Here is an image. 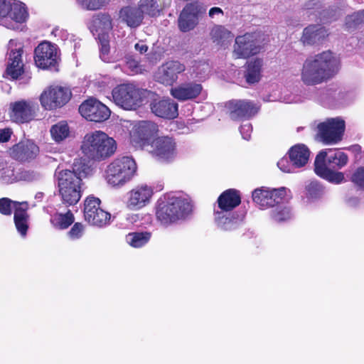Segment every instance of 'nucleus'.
<instances>
[{
    "label": "nucleus",
    "mask_w": 364,
    "mask_h": 364,
    "mask_svg": "<svg viewBox=\"0 0 364 364\" xmlns=\"http://www.w3.org/2000/svg\"><path fill=\"white\" fill-rule=\"evenodd\" d=\"M338 70V59L331 51H323L304 61L301 80L307 86L317 85L333 77Z\"/></svg>",
    "instance_id": "nucleus-1"
},
{
    "label": "nucleus",
    "mask_w": 364,
    "mask_h": 364,
    "mask_svg": "<svg viewBox=\"0 0 364 364\" xmlns=\"http://www.w3.org/2000/svg\"><path fill=\"white\" fill-rule=\"evenodd\" d=\"M192 210L190 200L178 193L167 194L158 201L157 220L163 225H169L188 215Z\"/></svg>",
    "instance_id": "nucleus-2"
},
{
    "label": "nucleus",
    "mask_w": 364,
    "mask_h": 364,
    "mask_svg": "<svg viewBox=\"0 0 364 364\" xmlns=\"http://www.w3.org/2000/svg\"><path fill=\"white\" fill-rule=\"evenodd\" d=\"M116 149L114 139L102 131L86 134L81 145V150L85 156L95 161H102L110 157Z\"/></svg>",
    "instance_id": "nucleus-3"
},
{
    "label": "nucleus",
    "mask_w": 364,
    "mask_h": 364,
    "mask_svg": "<svg viewBox=\"0 0 364 364\" xmlns=\"http://www.w3.org/2000/svg\"><path fill=\"white\" fill-rule=\"evenodd\" d=\"M136 171V164L132 157H119L107 165L105 178L110 186L119 188L132 180Z\"/></svg>",
    "instance_id": "nucleus-4"
},
{
    "label": "nucleus",
    "mask_w": 364,
    "mask_h": 364,
    "mask_svg": "<svg viewBox=\"0 0 364 364\" xmlns=\"http://www.w3.org/2000/svg\"><path fill=\"white\" fill-rule=\"evenodd\" d=\"M58 186L62 202L67 205L77 204L82 193V182L74 173L60 171L58 174Z\"/></svg>",
    "instance_id": "nucleus-5"
},
{
    "label": "nucleus",
    "mask_w": 364,
    "mask_h": 364,
    "mask_svg": "<svg viewBox=\"0 0 364 364\" xmlns=\"http://www.w3.org/2000/svg\"><path fill=\"white\" fill-rule=\"evenodd\" d=\"M28 17L26 7L16 0H0V24L16 29L19 23H24Z\"/></svg>",
    "instance_id": "nucleus-6"
},
{
    "label": "nucleus",
    "mask_w": 364,
    "mask_h": 364,
    "mask_svg": "<svg viewBox=\"0 0 364 364\" xmlns=\"http://www.w3.org/2000/svg\"><path fill=\"white\" fill-rule=\"evenodd\" d=\"M114 103L127 109H136L142 104L143 91L132 83L121 84L112 92Z\"/></svg>",
    "instance_id": "nucleus-7"
},
{
    "label": "nucleus",
    "mask_w": 364,
    "mask_h": 364,
    "mask_svg": "<svg viewBox=\"0 0 364 364\" xmlns=\"http://www.w3.org/2000/svg\"><path fill=\"white\" fill-rule=\"evenodd\" d=\"M345 127L342 118H328L316 125V137L324 144H336L341 141Z\"/></svg>",
    "instance_id": "nucleus-8"
},
{
    "label": "nucleus",
    "mask_w": 364,
    "mask_h": 364,
    "mask_svg": "<svg viewBox=\"0 0 364 364\" xmlns=\"http://www.w3.org/2000/svg\"><path fill=\"white\" fill-rule=\"evenodd\" d=\"M159 132L158 125L149 121H141L136 124L130 132L131 142L139 148L150 146Z\"/></svg>",
    "instance_id": "nucleus-9"
},
{
    "label": "nucleus",
    "mask_w": 364,
    "mask_h": 364,
    "mask_svg": "<svg viewBox=\"0 0 364 364\" xmlns=\"http://www.w3.org/2000/svg\"><path fill=\"white\" fill-rule=\"evenodd\" d=\"M101 200L93 196H88L84 203V218L91 225L103 227L109 223L111 215L100 207Z\"/></svg>",
    "instance_id": "nucleus-10"
},
{
    "label": "nucleus",
    "mask_w": 364,
    "mask_h": 364,
    "mask_svg": "<svg viewBox=\"0 0 364 364\" xmlns=\"http://www.w3.org/2000/svg\"><path fill=\"white\" fill-rule=\"evenodd\" d=\"M71 91L61 86L47 87L40 95L41 106L46 109L51 110L64 106L71 97Z\"/></svg>",
    "instance_id": "nucleus-11"
},
{
    "label": "nucleus",
    "mask_w": 364,
    "mask_h": 364,
    "mask_svg": "<svg viewBox=\"0 0 364 364\" xmlns=\"http://www.w3.org/2000/svg\"><path fill=\"white\" fill-rule=\"evenodd\" d=\"M287 191L284 187L277 189L261 187L252 192V200L259 208L267 209L280 203L287 196Z\"/></svg>",
    "instance_id": "nucleus-12"
},
{
    "label": "nucleus",
    "mask_w": 364,
    "mask_h": 364,
    "mask_svg": "<svg viewBox=\"0 0 364 364\" xmlns=\"http://www.w3.org/2000/svg\"><path fill=\"white\" fill-rule=\"evenodd\" d=\"M34 60L37 67L42 69L53 68L56 66L59 59L58 49L56 45L48 41L41 43L35 49Z\"/></svg>",
    "instance_id": "nucleus-13"
},
{
    "label": "nucleus",
    "mask_w": 364,
    "mask_h": 364,
    "mask_svg": "<svg viewBox=\"0 0 364 364\" xmlns=\"http://www.w3.org/2000/svg\"><path fill=\"white\" fill-rule=\"evenodd\" d=\"M154 188L147 184H139L127 193V207L132 210H139L151 203Z\"/></svg>",
    "instance_id": "nucleus-14"
},
{
    "label": "nucleus",
    "mask_w": 364,
    "mask_h": 364,
    "mask_svg": "<svg viewBox=\"0 0 364 364\" xmlns=\"http://www.w3.org/2000/svg\"><path fill=\"white\" fill-rule=\"evenodd\" d=\"M79 112L88 121L102 122L107 120L111 114L109 109L99 100L90 98L79 107Z\"/></svg>",
    "instance_id": "nucleus-15"
},
{
    "label": "nucleus",
    "mask_w": 364,
    "mask_h": 364,
    "mask_svg": "<svg viewBox=\"0 0 364 364\" xmlns=\"http://www.w3.org/2000/svg\"><path fill=\"white\" fill-rule=\"evenodd\" d=\"M205 12V9L198 3L186 4L180 14L178 26L181 31H190L198 25L199 16Z\"/></svg>",
    "instance_id": "nucleus-16"
},
{
    "label": "nucleus",
    "mask_w": 364,
    "mask_h": 364,
    "mask_svg": "<svg viewBox=\"0 0 364 364\" xmlns=\"http://www.w3.org/2000/svg\"><path fill=\"white\" fill-rule=\"evenodd\" d=\"M259 50L260 46L257 40V34L245 33L235 38L233 56L235 58H246L257 54Z\"/></svg>",
    "instance_id": "nucleus-17"
},
{
    "label": "nucleus",
    "mask_w": 364,
    "mask_h": 364,
    "mask_svg": "<svg viewBox=\"0 0 364 364\" xmlns=\"http://www.w3.org/2000/svg\"><path fill=\"white\" fill-rule=\"evenodd\" d=\"M37 105L31 100H21L10 104V117L16 123H26L34 118Z\"/></svg>",
    "instance_id": "nucleus-18"
},
{
    "label": "nucleus",
    "mask_w": 364,
    "mask_h": 364,
    "mask_svg": "<svg viewBox=\"0 0 364 364\" xmlns=\"http://www.w3.org/2000/svg\"><path fill=\"white\" fill-rule=\"evenodd\" d=\"M149 151L161 160H169L176 156L174 140L168 136L156 138L151 143Z\"/></svg>",
    "instance_id": "nucleus-19"
},
{
    "label": "nucleus",
    "mask_w": 364,
    "mask_h": 364,
    "mask_svg": "<svg viewBox=\"0 0 364 364\" xmlns=\"http://www.w3.org/2000/svg\"><path fill=\"white\" fill-rule=\"evenodd\" d=\"M185 70L183 64L178 61H168L159 68L156 73V80L166 85H171L178 79V74Z\"/></svg>",
    "instance_id": "nucleus-20"
},
{
    "label": "nucleus",
    "mask_w": 364,
    "mask_h": 364,
    "mask_svg": "<svg viewBox=\"0 0 364 364\" xmlns=\"http://www.w3.org/2000/svg\"><path fill=\"white\" fill-rule=\"evenodd\" d=\"M150 108L156 116L173 119L178 115V105L171 99L155 100L150 104Z\"/></svg>",
    "instance_id": "nucleus-21"
},
{
    "label": "nucleus",
    "mask_w": 364,
    "mask_h": 364,
    "mask_svg": "<svg viewBox=\"0 0 364 364\" xmlns=\"http://www.w3.org/2000/svg\"><path fill=\"white\" fill-rule=\"evenodd\" d=\"M326 151H321L316 156L314 161L315 173L327 181L340 183L344 180V175L341 172H336L328 168L326 164Z\"/></svg>",
    "instance_id": "nucleus-22"
},
{
    "label": "nucleus",
    "mask_w": 364,
    "mask_h": 364,
    "mask_svg": "<svg viewBox=\"0 0 364 364\" xmlns=\"http://www.w3.org/2000/svg\"><path fill=\"white\" fill-rule=\"evenodd\" d=\"M228 108L233 120L248 119L258 112V107L248 100H232L228 103Z\"/></svg>",
    "instance_id": "nucleus-23"
},
{
    "label": "nucleus",
    "mask_w": 364,
    "mask_h": 364,
    "mask_svg": "<svg viewBox=\"0 0 364 364\" xmlns=\"http://www.w3.org/2000/svg\"><path fill=\"white\" fill-rule=\"evenodd\" d=\"M329 35L328 31L321 24H311L306 26L301 37L304 46L322 44Z\"/></svg>",
    "instance_id": "nucleus-24"
},
{
    "label": "nucleus",
    "mask_w": 364,
    "mask_h": 364,
    "mask_svg": "<svg viewBox=\"0 0 364 364\" xmlns=\"http://www.w3.org/2000/svg\"><path fill=\"white\" fill-rule=\"evenodd\" d=\"M39 154V147L32 140L18 142L11 149L12 157L20 161H28L34 159Z\"/></svg>",
    "instance_id": "nucleus-25"
},
{
    "label": "nucleus",
    "mask_w": 364,
    "mask_h": 364,
    "mask_svg": "<svg viewBox=\"0 0 364 364\" xmlns=\"http://www.w3.org/2000/svg\"><path fill=\"white\" fill-rule=\"evenodd\" d=\"M203 90L199 83L189 82L181 83L171 89V95L179 101H187L196 98Z\"/></svg>",
    "instance_id": "nucleus-26"
},
{
    "label": "nucleus",
    "mask_w": 364,
    "mask_h": 364,
    "mask_svg": "<svg viewBox=\"0 0 364 364\" xmlns=\"http://www.w3.org/2000/svg\"><path fill=\"white\" fill-rule=\"evenodd\" d=\"M242 220V217L236 215L235 213L215 210V221L218 227L223 230L235 229Z\"/></svg>",
    "instance_id": "nucleus-27"
},
{
    "label": "nucleus",
    "mask_w": 364,
    "mask_h": 364,
    "mask_svg": "<svg viewBox=\"0 0 364 364\" xmlns=\"http://www.w3.org/2000/svg\"><path fill=\"white\" fill-rule=\"evenodd\" d=\"M22 48L19 47L9 53L6 74L12 79H17L23 73V65L21 60Z\"/></svg>",
    "instance_id": "nucleus-28"
},
{
    "label": "nucleus",
    "mask_w": 364,
    "mask_h": 364,
    "mask_svg": "<svg viewBox=\"0 0 364 364\" xmlns=\"http://www.w3.org/2000/svg\"><path fill=\"white\" fill-rule=\"evenodd\" d=\"M241 202L239 193L234 189H229L224 191L218 198V209L224 212H232V210L240 205Z\"/></svg>",
    "instance_id": "nucleus-29"
},
{
    "label": "nucleus",
    "mask_w": 364,
    "mask_h": 364,
    "mask_svg": "<svg viewBox=\"0 0 364 364\" xmlns=\"http://www.w3.org/2000/svg\"><path fill=\"white\" fill-rule=\"evenodd\" d=\"M263 66L264 61L261 58H256L247 62L245 77L248 84H255L260 80Z\"/></svg>",
    "instance_id": "nucleus-30"
},
{
    "label": "nucleus",
    "mask_w": 364,
    "mask_h": 364,
    "mask_svg": "<svg viewBox=\"0 0 364 364\" xmlns=\"http://www.w3.org/2000/svg\"><path fill=\"white\" fill-rule=\"evenodd\" d=\"M289 155L291 161L294 163L296 168H301L308 163L310 151L306 145L299 144L291 148Z\"/></svg>",
    "instance_id": "nucleus-31"
},
{
    "label": "nucleus",
    "mask_w": 364,
    "mask_h": 364,
    "mask_svg": "<svg viewBox=\"0 0 364 364\" xmlns=\"http://www.w3.org/2000/svg\"><path fill=\"white\" fill-rule=\"evenodd\" d=\"M164 0H139L138 9L144 15L156 17L160 15L165 8Z\"/></svg>",
    "instance_id": "nucleus-32"
},
{
    "label": "nucleus",
    "mask_w": 364,
    "mask_h": 364,
    "mask_svg": "<svg viewBox=\"0 0 364 364\" xmlns=\"http://www.w3.org/2000/svg\"><path fill=\"white\" fill-rule=\"evenodd\" d=\"M28 209V204L27 202H23V207L16 210L14 213V223L17 231L21 236L26 235L28 228V214L27 210Z\"/></svg>",
    "instance_id": "nucleus-33"
},
{
    "label": "nucleus",
    "mask_w": 364,
    "mask_h": 364,
    "mask_svg": "<svg viewBox=\"0 0 364 364\" xmlns=\"http://www.w3.org/2000/svg\"><path fill=\"white\" fill-rule=\"evenodd\" d=\"M120 18L124 21L129 27H137L143 21V15L139 9L127 6L121 9Z\"/></svg>",
    "instance_id": "nucleus-34"
},
{
    "label": "nucleus",
    "mask_w": 364,
    "mask_h": 364,
    "mask_svg": "<svg viewBox=\"0 0 364 364\" xmlns=\"http://www.w3.org/2000/svg\"><path fill=\"white\" fill-rule=\"evenodd\" d=\"M210 35L213 41L221 46L229 43L233 38V36L228 29L219 25L213 27Z\"/></svg>",
    "instance_id": "nucleus-35"
},
{
    "label": "nucleus",
    "mask_w": 364,
    "mask_h": 364,
    "mask_svg": "<svg viewBox=\"0 0 364 364\" xmlns=\"http://www.w3.org/2000/svg\"><path fill=\"white\" fill-rule=\"evenodd\" d=\"M327 151L328 164L333 168H341L347 164L348 156L340 151L332 150L331 149H324Z\"/></svg>",
    "instance_id": "nucleus-36"
},
{
    "label": "nucleus",
    "mask_w": 364,
    "mask_h": 364,
    "mask_svg": "<svg viewBox=\"0 0 364 364\" xmlns=\"http://www.w3.org/2000/svg\"><path fill=\"white\" fill-rule=\"evenodd\" d=\"M18 171L14 166L6 161H0V181L3 183L10 184L17 182Z\"/></svg>",
    "instance_id": "nucleus-37"
},
{
    "label": "nucleus",
    "mask_w": 364,
    "mask_h": 364,
    "mask_svg": "<svg viewBox=\"0 0 364 364\" xmlns=\"http://www.w3.org/2000/svg\"><path fill=\"white\" fill-rule=\"evenodd\" d=\"M72 170H63V171H69L74 173L82 182V178H86L92 172V169L84 159H75L72 167Z\"/></svg>",
    "instance_id": "nucleus-38"
},
{
    "label": "nucleus",
    "mask_w": 364,
    "mask_h": 364,
    "mask_svg": "<svg viewBox=\"0 0 364 364\" xmlns=\"http://www.w3.org/2000/svg\"><path fill=\"white\" fill-rule=\"evenodd\" d=\"M74 222V216L70 210L66 213H56L51 216L50 223L56 228L63 230L68 228Z\"/></svg>",
    "instance_id": "nucleus-39"
},
{
    "label": "nucleus",
    "mask_w": 364,
    "mask_h": 364,
    "mask_svg": "<svg viewBox=\"0 0 364 364\" xmlns=\"http://www.w3.org/2000/svg\"><path fill=\"white\" fill-rule=\"evenodd\" d=\"M52 139L55 142H61L65 140L70 134V129L67 122L62 121L53 125L50 129Z\"/></svg>",
    "instance_id": "nucleus-40"
},
{
    "label": "nucleus",
    "mask_w": 364,
    "mask_h": 364,
    "mask_svg": "<svg viewBox=\"0 0 364 364\" xmlns=\"http://www.w3.org/2000/svg\"><path fill=\"white\" fill-rule=\"evenodd\" d=\"M151 238V233L148 232H132L126 236V240L133 247H141Z\"/></svg>",
    "instance_id": "nucleus-41"
},
{
    "label": "nucleus",
    "mask_w": 364,
    "mask_h": 364,
    "mask_svg": "<svg viewBox=\"0 0 364 364\" xmlns=\"http://www.w3.org/2000/svg\"><path fill=\"white\" fill-rule=\"evenodd\" d=\"M271 216L277 222H284L290 220L293 213L289 207L286 205H278L272 210Z\"/></svg>",
    "instance_id": "nucleus-42"
},
{
    "label": "nucleus",
    "mask_w": 364,
    "mask_h": 364,
    "mask_svg": "<svg viewBox=\"0 0 364 364\" xmlns=\"http://www.w3.org/2000/svg\"><path fill=\"white\" fill-rule=\"evenodd\" d=\"M23 202L12 200L9 198H0V213L4 215H11L12 210L23 207Z\"/></svg>",
    "instance_id": "nucleus-43"
},
{
    "label": "nucleus",
    "mask_w": 364,
    "mask_h": 364,
    "mask_svg": "<svg viewBox=\"0 0 364 364\" xmlns=\"http://www.w3.org/2000/svg\"><path fill=\"white\" fill-rule=\"evenodd\" d=\"M97 26V32H99V36H107V33L112 29L111 18L108 15H101L95 21Z\"/></svg>",
    "instance_id": "nucleus-44"
},
{
    "label": "nucleus",
    "mask_w": 364,
    "mask_h": 364,
    "mask_svg": "<svg viewBox=\"0 0 364 364\" xmlns=\"http://www.w3.org/2000/svg\"><path fill=\"white\" fill-rule=\"evenodd\" d=\"M306 196L310 200L319 198L323 193L322 186L316 181L310 182L306 187Z\"/></svg>",
    "instance_id": "nucleus-45"
},
{
    "label": "nucleus",
    "mask_w": 364,
    "mask_h": 364,
    "mask_svg": "<svg viewBox=\"0 0 364 364\" xmlns=\"http://www.w3.org/2000/svg\"><path fill=\"white\" fill-rule=\"evenodd\" d=\"M109 0H77V4L86 10H97L109 3Z\"/></svg>",
    "instance_id": "nucleus-46"
},
{
    "label": "nucleus",
    "mask_w": 364,
    "mask_h": 364,
    "mask_svg": "<svg viewBox=\"0 0 364 364\" xmlns=\"http://www.w3.org/2000/svg\"><path fill=\"white\" fill-rule=\"evenodd\" d=\"M41 178L40 173L33 170H19L18 171L17 182L20 181L32 182Z\"/></svg>",
    "instance_id": "nucleus-47"
},
{
    "label": "nucleus",
    "mask_w": 364,
    "mask_h": 364,
    "mask_svg": "<svg viewBox=\"0 0 364 364\" xmlns=\"http://www.w3.org/2000/svg\"><path fill=\"white\" fill-rule=\"evenodd\" d=\"M99 41L100 43V58L103 61L108 62L109 60L108 56V53L109 52V46L107 36H105L104 34L102 36H100Z\"/></svg>",
    "instance_id": "nucleus-48"
},
{
    "label": "nucleus",
    "mask_w": 364,
    "mask_h": 364,
    "mask_svg": "<svg viewBox=\"0 0 364 364\" xmlns=\"http://www.w3.org/2000/svg\"><path fill=\"white\" fill-rule=\"evenodd\" d=\"M364 18V12H355L352 15H349L346 18V26L348 28L355 27L357 25L363 23Z\"/></svg>",
    "instance_id": "nucleus-49"
},
{
    "label": "nucleus",
    "mask_w": 364,
    "mask_h": 364,
    "mask_svg": "<svg viewBox=\"0 0 364 364\" xmlns=\"http://www.w3.org/2000/svg\"><path fill=\"white\" fill-rule=\"evenodd\" d=\"M126 66L130 75H135L141 72V68L138 60L132 56L126 57Z\"/></svg>",
    "instance_id": "nucleus-50"
},
{
    "label": "nucleus",
    "mask_w": 364,
    "mask_h": 364,
    "mask_svg": "<svg viewBox=\"0 0 364 364\" xmlns=\"http://www.w3.org/2000/svg\"><path fill=\"white\" fill-rule=\"evenodd\" d=\"M279 168L285 173H293L295 171L296 166L287 158H282L277 162Z\"/></svg>",
    "instance_id": "nucleus-51"
},
{
    "label": "nucleus",
    "mask_w": 364,
    "mask_h": 364,
    "mask_svg": "<svg viewBox=\"0 0 364 364\" xmlns=\"http://www.w3.org/2000/svg\"><path fill=\"white\" fill-rule=\"evenodd\" d=\"M84 232V226L80 223H76L68 232L69 237L73 240L80 238Z\"/></svg>",
    "instance_id": "nucleus-52"
},
{
    "label": "nucleus",
    "mask_w": 364,
    "mask_h": 364,
    "mask_svg": "<svg viewBox=\"0 0 364 364\" xmlns=\"http://www.w3.org/2000/svg\"><path fill=\"white\" fill-rule=\"evenodd\" d=\"M352 181L360 188H364V168H358L352 175Z\"/></svg>",
    "instance_id": "nucleus-53"
},
{
    "label": "nucleus",
    "mask_w": 364,
    "mask_h": 364,
    "mask_svg": "<svg viewBox=\"0 0 364 364\" xmlns=\"http://www.w3.org/2000/svg\"><path fill=\"white\" fill-rule=\"evenodd\" d=\"M252 132V127L250 123L247 122L240 127V133L242 136V138L245 140L250 139Z\"/></svg>",
    "instance_id": "nucleus-54"
},
{
    "label": "nucleus",
    "mask_w": 364,
    "mask_h": 364,
    "mask_svg": "<svg viewBox=\"0 0 364 364\" xmlns=\"http://www.w3.org/2000/svg\"><path fill=\"white\" fill-rule=\"evenodd\" d=\"M11 130L8 128L0 129V142L8 141L11 138Z\"/></svg>",
    "instance_id": "nucleus-55"
},
{
    "label": "nucleus",
    "mask_w": 364,
    "mask_h": 364,
    "mask_svg": "<svg viewBox=\"0 0 364 364\" xmlns=\"http://www.w3.org/2000/svg\"><path fill=\"white\" fill-rule=\"evenodd\" d=\"M134 48L136 51H138L141 54L145 53L148 50L147 45L143 41H139V42L136 43L134 45Z\"/></svg>",
    "instance_id": "nucleus-56"
},
{
    "label": "nucleus",
    "mask_w": 364,
    "mask_h": 364,
    "mask_svg": "<svg viewBox=\"0 0 364 364\" xmlns=\"http://www.w3.org/2000/svg\"><path fill=\"white\" fill-rule=\"evenodd\" d=\"M208 14L210 17L214 18L215 16L223 15V11L219 7H213L210 9Z\"/></svg>",
    "instance_id": "nucleus-57"
},
{
    "label": "nucleus",
    "mask_w": 364,
    "mask_h": 364,
    "mask_svg": "<svg viewBox=\"0 0 364 364\" xmlns=\"http://www.w3.org/2000/svg\"><path fill=\"white\" fill-rule=\"evenodd\" d=\"M200 66L201 67V70L203 72V74L209 72L210 67L208 63H203L200 64Z\"/></svg>",
    "instance_id": "nucleus-58"
},
{
    "label": "nucleus",
    "mask_w": 364,
    "mask_h": 364,
    "mask_svg": "<svg viewBox=\"0 0 364 364\" xmlns=\"http://www.w3.org/2000/svg\"><path fill=\"white\" fill-rule=\"evenodd\" d=\"M317 4H318V2H317V1H311V2H310V3H308V4L306 5V9H314V8L311 6V5H312V6H316V5H317Z\"/></svg>",
    "instance_id": "nucleus-59"
},
{
    "label": "nucleus",
    "mask_w": 364,
    "mask_h": 364,
    "mask_svg": "<svg viewBox=\"0 0 364 364\" xmlns=\"http://www.w3.org/2000/svg\"><path fill=\"white\" fill-rule=\"evenodd\" d=\"M197 75H199L200 77L205 76V75H203V73L201 72H197Z\"/></svg>",
    "instance_id": "nucleus-60"
},
{
    "label": "nucleus",
    "mask_w": 364,
    "mask_h": 364,
    "mask_svg": "<svg viewBox=\"0 0 364 364\" xmlns=\"http://www.w3.org/2000/svg\"><path fill=\"white\" fill-rule=\"evenodd\" d=\"M360 12H364V10L363 11H360ZM363 23H364V18H363Z\"/></svg>",
    "instance_id": "nucleus-61"
}]
</instances>
